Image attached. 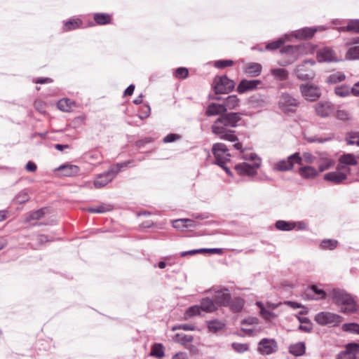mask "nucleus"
<instances>
[{"label":"nucleus","instance_id":"f257e3e1","mask_svg":"<svg viewBox=\"0 0 359 359\" xmlns=\"http://www.w3.org/2000/svg\"><path fill=\"white\" fill-rule=\"evenodd\" d=\"M241 119V114H225L213 122L211 126L212 133L222 140L236 142L238 137L231 128H236Z\"/></svg>","mask_w":359,"mask_h":359},{"label":"nucleus","instance_id":"f03ea898","mask_svg":"<svg viewBox=\"0 0 359 359\" xmlns=\"http://www.w3.org/2000/svg\"><path fill=\"white\" fill-rule=\"evenodd\" d=\"M334 303L340 307L344 313H353L358 311V306L353 297L343 289L334 288L331 291Z\"/></svg>","mask_w":359,"mask_h":359},{"label":"nucleus","instance_id":"7ed1b4c3","mask_svg":"<svg viewBox=\"0 0 359 359\" xmlns=\"http://www.w3.org/2000/svg\"><path fill=\"white\" fill-rule=\"evenodd\" d=\"M133 162V160H129L111 165L107 171L97 175L95 177L93 182L94 187L97 189L105 187L116 177L122 169L130 166Z\"/></svg>","mask_w":359,"mask_h":359},{"label":"nucleus","instance_id":"20e7f679","mask_svg":"<svg viewBox=\"0 0 359 359\" xmlns=\"http://www.w3.org/2000/svg\"><path fill=\"white\" fill-rule=\"evenodd\" d=\"M310 51L311 46L309 44L287 46L281 49L280 53L287 55L289 57V60L287 61L280 62L279 65L281 66H286L289 64H292L299 57L308 54Z\"/></svg>","mask_w":359,"mask_h":359},{"label":"nucleus","instance_id":"39448f33","mask_svg":"<svg viewBox=\"0 0 359 359\" xmlns=\"http://www.w3.org/2000/svg\"><path fill=\"white\" fill-rule=\"evenodd\" d=\"M314 320L320 325L335 327L342 322L343 318L336 313L328 311H322L315 316Z\"/></svg>","mask_w":359,"mask_h":359},{"label":"nucleus","instance_id":"423d86ee","mask_svg":"<svg viewBox=\"0 0 359 359\" xmlns=\"http://www.w3.org/2000/svg\"><path fill=\"white\" fill-rule=\"evenodd\" d=\"M316 62L313 60H305L304 62L297 65L295 69L297 77L302 81L310 80L314 78L315 72L312 67L315 65Z\"/></svg>","mask_w":359,"mask_h":359},{"label":"nucleus","instance_id":"0eeeda50","mask_svg":"<svg viewBox=\"0 0 359 359\" xmlns=\"http://www.w3.org/2000/svg\"><path fill=\"white\" fill-rule=\"evenodd\" d=\"M234 86V81L229 79L226 75L216 76L213 81V88L216 94L229 93L233 89Z\"/></svg>","mask_w":359,"mask_h":359},{"label":"nucleus","instance_id":"6e6552de","mask_svg":"<svg viewBox=\"0 0 359 359\" xmlns=\"http://www.w3.org/2000/svg\"><path fill=\"white\" fill-rule=\"evenodd\" d=\"M316 59L319 62H337L341 60L337 53L331 47L324 46L318 49Z\"/></svg>","mask_w":359,"mask_h":359},{"label":"nucleus","instance_id":"1a4fd4ad","mask_svg":"<svg viewBox=\"0 0 359 359\" xmlns=\"http://www.w3.org/2000/svg\"><path fill=\"white\" fill-rule=\"evenodd\" d=\"M212 154L215 158V163L224 164L230 160L231 154L226 146L224 143L217 142L212 145Z\"/></svg>","mask_w":359,"mask_h":359},{"label":"nucleus","instance_id":"9d476101","mask_svg":"<svg viewBox=\"0 0 359 359\" xmlns=\"http://www.w3.org/2000/svg\"><path fill=\"white\" fill-rule=\"evenodd\" d=\"M299 89L302 96L309 101H315L321 95L320 89L311 83L302 84Z\"/></svg>","mask_w":359,"mask_h":359},{"label":"nucleus","instance_id":"9b49d317","mask_svg":"<svg viewBox=\"0 0 359 359\" xmlns=\"http://www.w3.org/2000/svg\"><path fill=\"white\" fill-rule=\"evenodd\" d=\"M298 104L297 100L289 93H283L279 97V108L285 112L294 111Z\"/></svg>","mask_w":359,"mask_h":359},{"label":"nucleus","instance_id":"f8f14e48","mask_svg":"<svg viewBox=\"0 0 359 359\" xmlns=\"http://www.w3.org/2000/svg\"><path fill=\"white\" fill-rule=\"evenodd\" d=\"M359 355V344L349 343L345 346V350L339 352L336 359H356Z\"/></svg>","mask_w":359,"mask_h":359},{"label":"nucleus","instance_id":"ddd939ff","mask_svg":"<svg viewBox=\"0 0 359 359\" xmlns=\"http://www.w3.org/2000/svg\"><path fill=\"white\" fill-rule=\"evenodd\" d=\"M259 161L255 164L250 165L248 163H238L235 165V170L240 175L243 176H255L257 173V169L259 168Z\"/></svg>","mask_w":359,"mask_h":359},{"label":"nucleus","instance_id":"4468645a","mask_svg":"<svg viewBox=\"0 0 359 359\" xmlns=\"http://www.w3.org/2000/svg\"><path fill=\"white\" fill-rule=\"evenodd\" d=\"M325 29V28L323 26L316 27H304L302 29H299L290 34L292 37H294L297 39H306L311 38L314 34L320 30Z\"/></svg>","mask_w":359,"mask_h":359},{"label":"nucleus","instance_id":"2eb2a0df","mask_svg":"<svg viewBox=\"0 0 359 359\" xmlns=\"http://www.w3.org/2000/svg\"><path fill=\"white\" fill-rule=\"evenodd\" d=\"M263 83L261 80H247L243 79L237 87V91L239 93H244L247 91L254 90L262 88Z\"/></svg>","mask_w":359,"mask_h":359},{"label":"nucleus","instance_id":"dca6fc26","mask_svg":"<svg viewBox=\"0 0 359 359\" xmlns=\"http://www.w3.org/2000/svg\"><path fill=\"white\" fill-rule=\"evenodd\" d=\"M277 343L274 339L264 338L258 344V351L263 355H270L277 350Z\"/></svg>","mask_w":359,"mask_h":359},{"label":"nucleus","instance_id":"f3484780","mask_svg":"<svg viewBox=\"0 0 359 359\" xmlns=\"http://www.w3.org/2000/svg\"><path fill=\"white\" fill-rule=\"evenodd\" d=\"M348 173L342 170H339L337 166V170L334 172L326 173L323 179L325 181L330 182L334 184H339L347 179Z\"/></svg>","mask_w":359,"mask_h":359},{"label":"nucleus","instance_id":"a211bd4d","mask_svg":"<svg viewBox=\"0 0 359 359\" xmlns=\"http://www.w3.org/2000/svg\"><path fill=\"white\" fill-rule=\"evenodd\" d=\"M296 156L297 155L293 154L289 156L286 159L276 162L273 166V170L278 172H286L292 170L294 167V164L296 163Z\"/></svg>","mask_w":359,"mask_h":359},{"label":"nucleus","instance_id":"6ab92c4d","mask_svg":"<svg viewBox=\"0 0 359 359\" xmlns=\"http://www.w3.org/2000/svg\"><path fill=\"white\" fill-rule=\"evenodd\" d=\"M335 109L334 104L329 101H320L315 105L316 114L322 117L331 115Z\"/></svg>","mask_w":359,"mask_h":359},{"label":"nucleus","instance_id":"aec40b11","mask_svg":"<svg viewBox=\"0 0 359 359\" xmlns=\"http://www.w3.org/2000/svg\"><path fill=\"white\" fill-rule=\"evenodd\" d=\"M357 160L355 156L352 154H347L341 156L339 158L337 166L339 170L345 171L346 173L350 172V165H355L357 164Z\"/></svg>","mask_w":359,"mask_h":359},{"label":"nucleus","instance_id":"412c9836","mask_svg":"<svg viewBox=\"0 0 359 359\" xmlns=\"http://www.w3.org/2000/svg\"><path fill=\"white\" fill-rule=\"evenodd\" d=\"M233 147L240 151L241 154V158L245 161H249L253 162V164H255L258 161H259V165H261V158L258 157V156L246 149H243V146L241 142H236L233 144Z\"/></svg>","mask_w":359,"mask_h":359},{"label":"nucleus","instance_id":"4be33fe9","mask_svg":"<svg viewBox=\"0 0 359 359\" xmlns=\"http://www.w3.org/2000/svg\"><path fill=\"white\" fill-rule=\"evenodd\" d=\"M213 299L216 304L226 306L230 302L231 295L226 288H223L215 292Z\"/></svg>","mask_w":359,"mask_h":359},{"label":"nucleus","instance_id":"5701e85b","mask_svg":"<svg viewBox=\"0 0 359 359\" xmlns=\"http://www.w3.org/2000/svg\"><path fill=\"white\" fill-rule=\"evenodd\" d=\"M226 112V107L224 104L212 102L208 104L205 110L208 116L224 115Z\"/></svg>","mask_w":359,"mask_h":359},{"label":"nucleus","instance_id":"b1692460","mask_svg":"<svg viewBox=\"0 0 359 359\" xmlns=\"http://www.w3.org/2000/svg\"><path fill=\"white\" fill-rule=\"evenodd\" d=\"M318 163L319 172H322L332 167L334 162L327 154L320 153Z\"/></svg>","mask_w":359,"mask_h":359},{"label":"nucleus","instance_id":"393cba45","mask_svg":"<svg viewBox=\"0 0 359 359\" xmlns=\"http://www.w3.org/2000/svg\"><path fill=\"white\" fill-rule=\"evenodd\" d=\"M298 172L300 176L305 179H313L318 175L319 170H317L312 166H302L299 168Z\"/></svg>","mask_w":359,"mask_h":359},{"label":"nucleus","instance_id":"a878e982","mask_svg":"<svg viewBox=\"0 0 359 359\" xmlns=\"http://www.w3.org/2000/svg\"><path fill=\"white\" fill-rule=\"evenodd\" d=\"M262 67L259 63L250 62L244 68V72L249 76L255 77L261 74Z\"/></svg>","mask_w":359,"mask_h":359},{"label":"nucleus","instance_id":"bb28decb","mask_svg":"<svg viewBox=\"0 0 359 359\" xmlns=\"http://www.w3.org/2000/svg\"><path fill=\"white\" fill-rule=\"evenodd\" d=\"M294 154L297 155L295 156L296 163L299 165H303L304 163L311 164L316 160V157L309 152H304L302 155L299 152H296Z\"/></svg>","mask_w":359,"mask_h":359},{"label":"nucleus","instance_id":"cd10ccee","mask_svg":"<svg viewBox=\"0 0 359 359\" xmlns=\"http://www.w3.org/2000/svg\"><path fill=\"white\" fill-rule=\"evenodd\" d=\"M57 170L62 172V175L66 177H71L77 175L79 172V168L76 165L66 164L60 165Z\"/></svg>","mask_w":359,"mask_h":359},{"label":"nucleus","instance_id":"c85d7f7f","mask_svg":"<svg viewBox=\"0 0 359 359\" xmlns=\"http://www.w3.org/2000/svg\"><path fill=\"white\" fill-rule=\"evenodd\" d=\"M286 41H291V35L286 34L283 37H280L276 41L269 43L266 46V49L270 50H274L279 48L282 45H283Z\"/></svg>","mask_w":359,"mask_h":359},{"label":"nucleus","instance_id":"c756f323","mask_svg":"<svg viewBox=\"0 0 359 359\" xmlns=\"http://www.w3.org/2000/svg\"><path fill=\"white\" fill-rule=\"evenodd\" d=\"M249 102L254 108H264L267 104L266 97L261 95L251 96L249 99Z\"/></svg>","mask_w":359,"mask_h":359},{"label":"nucleus","instance_id":"7c9ffc66","mask_svg":"<svg viewBox=\"0 0 359 359\" xmlns=\"http://www.w3.org/2000/svg\"><path fill=\"white\" fill-rule=\"evenodd\" d=\"M271 74L276 81H283L288 79L289 72L283 68H274L271 69Z\"/></svg>","mask_w":359,"mask_h":359},{"label":"nucleus","instance_id":"2f4dec72","mask_svg":"<svg viewBox=\"0 0 359 359\" xmlns=\"http://www.w3.org/2000/svg\"><path fill=\"white\" fill-rule=\"evenodd\" d=\"M353 44L354 46L348 49L346 57L350 60H359V37L353 39Z\"/></svg>","mask_w":359,"mask_h":359},{"label":"nucleus","instance_id":"473e14b6","mask_svg":"<svg viewBox=\"0 0 359 359\" xmlns=\"http://www.w3.org/2000/svg\"><path fill=\"white\" fill-rule=\"evenodd\" d=\"M82 21L79 18H72L64 22L63 31L69 32L81 27Z\"/></svg>","mask_w":359,"mask_h":359},{"label":"nucleus","instance_id":"72a5a7b5","mask_svg":"<svg viewBox=\"0 0 359 359\" xmlns=\"http://www.w3.org/2000/svg\"><path fill=\"white\" fill-rule=\"evenodd\" d=\"M334 94L340 97H346L352 94V87L348 85L337 86L334 90Z\"/></svg>","mask_w":359,"mask_h":359},{"label":"nucleus","instance_id":"f704fd0d","mask_svg":"<svg viewBox=\"0 0 359 359\" xmlns=\"http://www.w3.org/2000/svg\"><path fill=\"white\" fill-rule=\"evenodd\" d=\"M306 351L305 344L304 342H297L292 344L289 347V351L295 356H301L304 354Z\"/></svg>","mask_w":359,"mask_h":359},{"label":"nucleus","instance_id":"c9c22d12","mask_svg":"<svg viewBox=\"0 0 359 359\" xmlns=\"http://www.w3.org/2000/svg\"><path fill=\"white\" fill-rule=\"evenodd\" d=\"M346 79V75L341 72H336L330 74L326 78V82L330 84H336L344 81Z\"/></svg>","mask_w":359,"mask_h":359},{"label":"nucleus","instance_id":"e433bc0d","mask_svg":"<svg viewBox=\"0 0 359 359\" xmlns=\"http://www.w3.org/2000/svg\"><path fill=\"white\" fill-rule=\"evenodd\" d=\"M200 307L201 310L208 313H212L216 310L215 303L210 298L203 299Z\"/></svg>","mask_w":359,"mask_h":359},{"label":"nucleus","instance_id":"4c0bfd02","mask_svg":"<svg viewBox=\"0 0 359 359\" xmlns=\"http://www.w3.org/2000/svg\"><path fill=\"white\" fill-rule=\"evenodd\" d=\"M338 245V241L334 239H323L320 245L319 248L323 250H333Z\"/></svg>","mask_w":359,"mask_h":359},{"label":"nucleus","instance_id":"58836bf2","mask_svg":"<svg viewBox=\"0 0 359 359\" xmlns=\"http://www.w3.org/2000/svg\"><path fill=\"white\" fill-rule=\"evenodd\" d=\"M209 332L217 333L224 327V323L218 320H212L207 322Z\"/></svg>","mask_w":359,"mask_h":359},{"label":"nucleus","instance_id":"ea45409f","mask_svg":"<svg viewBox=\"0 0 359 359\" xmlns=\"http://www.w3.org/2000/svg\"><path fill=\"white\" fill-rule=\"evenodd\" d=\"M93 18L95 22L100 25H107L111 22V16L107 13H95Z\"/></svg>","mask_w":359,"mask_h":359},{"label":"nucleus","instance_id":"a19ab883","mask_svg":"<svg viewBox=\"0 0 359 359\" xmlns=\"http://www.w3.org/2000/svg\"><path fill=\"white\" fill-rule=\"evenodd\" d=\"M239 99L237 97L236 95H232L228 96L225 99L224 102V106L226 107V111L228 109H234L239 105Z\"/></svg>","mask_w":359,"mask_h":359},{"label":"nucleus","instance_id":"79ce46f5","mask_svg":"<svg viewBox=\"0 0 359 359\" xmlns=\"http://www.w3.org/2000/svg\"><path fill=\"white\" fill-rule=\"evenodd\" d=\"M275 226L279 231H290L293 230L292 221L278 220L275 223Z\"/></svg>","mask_w":359,"mask_h":359},{"label":"nucleus","instance_id":"37998d69","mask_svg":"<svg viewBox=\"0 0 359 359\" xmlns=\"http://www.w3.org/2000/svg\"><path fill=\"white\" fill-rule=\"evenodd\" d=\"M340 32H352L355 33H359V20H351L346 27H341L339 28Z\"/></svg>","mask_w":359,"mask_h":359},{"label":"nucleus","instance_id":"c03bdc74","mask_svg":"<svg viewBox=\"0 0 359 359\" xmlns=\"http://www.w3.org/2000/svg\"><path fill=\"white\" fill-rule=\"evenodd\" d=\"M74 105V102L69 99H62L57 103V108L62 111H69Z\"/></svg>","mask_w":359,"mask_h":359},{"label":"nucleus","instance_id":"a18cd8bd","mask_svg":"<svg viewBox=\"0 0 359 359\" xmlns=\"http://www.w3.org/2000/svg\"><path fill=\"white\" fill-rule=\"evenodd\" d=\"M201 307L198 305H194L190 306L185 312L184 318L188 320L194 316H196L201 314Z\"/></svg>","mask_w":359,"mask_h":359},{"label":"nucleus","instance_id":"49530a36","mask_svg":"<svg viewBox=\"0 0 359 359\" xmlns=\"http://www.w3.org/2000/svg\"><path fill=\"white\" fill-rule=\"evenodd\" d=\"M336 117L341 121H348L352 119L351 114L346 109H337L336 111Z\"/></svg>","mask_w":359,"mask_h":359},{"label":"nucleus","instance_id":"de8ad7c7","mask_svg":"<svg viewBox=\"0 0 359 359\" xmlns=\"http://www.w3.org/2000/svg\"><path fill=\"white\" fill-rule=\"evenodd\" d=\"M150 355L155 356L158 358H161L164 356L163 346L161 344H155L151 348Z\"/></svg>","mask_w":359,"mask_h":359},{"label":"nucleus","instance_id":"09e8293b","mask_svg":"<svg viewBox=\"0 0 359 359\" xmlns=\"http://www.w3.org/2000/svg\"><path fill=\"white\" fill-rule=\"evenodd\" d=\"M342 330L345 332L359 334V325L355 323L344 324Z\"/></svg>","mask_w":359,"mask_h":359},{"label":"nucleus","instance_id":"8fccbe9b","mask_svg":"<svg viewBox=\"0 0 359 359\" xmlns=\"http://www.w3.org/2000/svg\"><path fill=\"white\" fill-rule=\"evenodd\" d=\"M194 337L190 334H177L175 340L182 344H186L193 341Z\"/></svg>","mask_w":359,"mask_h":359},{"label":"nucleus","instance_id":"3c124183","mask_svg":"<svg viewBox=\"0 0 359 359\" xmlns=\"http://www.w3.org/2000/svg\"><path fill=\"white\" fill-rule=\"evenodd\" d=\"M111 210L109 205H100L97 207L90 208L88 211L92 213H104Z\"/></svg>","mask_w":359,"mask_h":359},{"label":"nucleus","instance_id":"603ef678","mask_svg":"<svg viewBox=\"0 0 359 359\" xmlns=\"http://www.w3.org/2000/svg\"><path fill=\"white\" fill-rule=\"evenodd\" d=\"M232 348L237 353H243L249 349L248 344L233 342L231 344Z\"/></svg>","mask_w":359,"mask_h":359},{"label":"nucleus","instance_id":"864d4df0","mask_svg":"<svg viewBox=\"0 0 359 359\" xmlns=\"http://www.w3.org/2000/svg\"><path fill=\"white\" fill-rule=\"evenodd\" d=\"M44 210L40 209L36 211L32 212L29 214V215L25 219V222H29L30 220H37L41 219L44 215Z\"/></svg>","mask_w":359,"mask_h":359},{"label":"nucleus","instance_id":"5fc2aeb1","mask_svg":"<svg viewBox=\"0 0 359 359\" xmlns=\"http://www.w3.org/2000/svg\"><path fill=\"white\" fill-rule=\"evenodd\" d=\"M358 132L349 133L346 135V141L349 145H357V140L358 137Z\"/></svg>","mask_w":359,"mask_h":359},{"label":"nucleus","instance_id":"6e6d98bb","mask_svg":"<svg viewBox=\"0 0 359 359\" xmlns=\"http://www.w3.org/2000/svg\"><path fill=\"white\" fill-rule=\"evenodd\" d=\"M259 314L263 318L267 320H271L276 318V315L266 307L259 311Z\"/></svg>","mask_w":359,"mask_h":359},{"label":"nucleus","instance_id":"4d7b16f0","mask_svg":"<svg viewBox=\"0 0 359 359\" xmlns=\"http://www.w3.org/2000/svg\"><path fill=\"white\" fill-rule=\"evenodd\" d=\"M234 62L231 60H220L215 62V67L219 69L232 66Z\"/></svg>","mask_w":359,"mask_h":359},{"label":"nucleus","instance_id":"13d9d810","mask_svg":"<svg viewBox=\"0 0 359 359\" xmlns=\"http://www.w3.org/2000/svg\"><path fill=\"white\" fill-rule=\"evenodd\" d=\"M189 71L185 67H179L175 70V76L180 79H185L188 76Z\"/></svg>","mask_w":359,"mask_h":359},{"label":"nucleus","instance_id":"bf43d9fd","mask_svg":"<svg viewBox=\"0 0 359 359\" xmlns=\"http://www.w3.org/2000/svg\"><path fill=\"white\" fill-rule=\"evenodd\" d=\"M293 230L304 231L307 230L308 224L304 221L292 222Z\"/></svg>","mask_w":359,"mask_h":359},{"label":"nucleus","instance_id":"052dcab7","mask_svg":"<svg viewBox=\"0 0 359 359\" xmlns=\"http://www.w3.org/2000/svg\"><path fill=\"white\" fill-rule=\"evenodd\" d=\"M29 197L26 191H22L20 192L15 198L16 202L20 204L29 201Z\"/></svg>","mask_w":359,"mask_h":359},{"label":"nucleus","instance_id":"680f3d73","mask_svg":"<svg viewBox=\"0 0 359 359\" xmlns=\"http://www.w3.org/2000/svg\"><path fill=\"white\" fill-rule=\"evenodd\" d=\"M183 227L186 228H191L196 227L199 225V223L194 219H182Z\"/></svg>","mask_w":359,"mask_h":359},{"label":"nucleus","instance_id":"e2e57ef3","mask_svg":"<svg viewBox=\"0 0 359 359\" xmlns=\"http://www.w3.org/2000/svg\"><path fill=\"white\" fill-rule=\"evenodd\" d=\"M311 290L316 294L318 295V297H316V299H324L325 297V292L322 290V289H320L318 288L317 286L316 285H313L311 287Z\"/></svg>","mask_w":359,"mask_h":359},{"label":"nucleus","instance_id":"0e129e2a","mask_svg":"<svg viewBox=\"0 0 359 359\" xmlns=\"http://www.w3.org/2000/svg\"><path fill=\"white\" fill-rule=\"evenodd\" d=\"M179 138H180V135H178L177 134H174V133H170V134L167 135L163 138V142L165 143H170V142H172L178 140Z\"/></svg>","mask_w":359,"mask_h":359},{"label":"nucleus","instance_id":"69168bd1","mask_svg":"<svg viewBox=\"0 0 359 359\" xmlns=\"http://www.w3.org/2000/svg\"><path fill=\"white\" fill-rule=\"evenodd\" d=\"M201 252L202 253L209 252L212 254L222 255L223 253V250L222 248H201Z\"/></svg>","mask_w":359,"mask_h":359},{"label":"nucleus","instance_id":"338daca9","mask_svg":"<svg viewBox=\"0 0 359 359\" xmlns=\"http://www.w3.org/2000/svg\"><path fill=\"white\" fill-rule=\"evenodd\" d=\"M177 329L193 331V330H195L196 327L191 324H182V325H178L177 327H173L174 330H177Z\"/></svg>","mask_w":359,"mask_h":359},{"label":"nucleus","instance_id":"774afa93","mask_svg":"<svg viewBox=\"0 0 359 359\" xmlns=\"http://www.w3.org/2000/svg\"><path fill=\"white\" fill-rule=\"evenodd\" d=\"M150 112H151V109H150L149 106H148V105L144 106L142 109L141 114L139 115V117L141 119L145 118L150 115Z\"/></svg>","mask_w":359,"mask_h":359}]
</instances>
